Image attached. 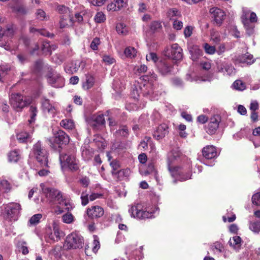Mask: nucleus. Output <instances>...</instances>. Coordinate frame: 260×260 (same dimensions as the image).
<instances>
[{
	"mask_svg": "<svg viewBox=\"0 0 260 260\" xmlns=\"http://www.w3.org/2000/svg\"><path fill=\"white\" fill-rule=\"evenodd\" d=\"M42 191L49 204L58 205L67 210H69L72 208L70 202L63 198L60 191L54 188L49 187L43 188Z\"/></svg>",
	"mask_w": 260,
	"mask_h": 260,
	"instance_id": "obj_1",
	"label": "nucleus"
},
{
	"mask_svg": "<svg viewBox=\"0 0 260 260\" xmlns=\"http://www.w3.org/2000/svg\"><path fill=\"white\" fill-rule=\"evenodd\" d=\"M180 152L178 150H173L170 153L168 158V168L172 176L176 179L174 180V183H176L177 180L184 181L191 178V172L190 171L187 172L186 174H184V170L179 167H174L171 166V159H176L179 157Z\"/></svg>",
	"mask_w": 260,
	"mask_h": 260,
	"instance_id": "obj_2",
	"label": "nucleus"
},
{
	"mask_svg": "<svg viewBox=\"0 0 260 260\" xmlns=\"http://www.w3.org/2000/svg\"><path fill=\"white\" fill-rule=\"evenodd\" d=\"M31 102L30 99L23 96L20 93H12L10 98V104L14 110L21 111Z\"/></svg>",
	"mask_w": 260,
	"mask_h": 260,
	"instance_id": "obj_3",
	"label": "nucleus"
},
{
	"mask_svg": "<svg viewBox=\"0 0 260 260\" xmlns=\"http://www.w3.org/2000/svg\"><path fill=\"white\" fill-rule=\"evenodd\" d=\"M33 153L41 166H48V153L46 150L42 147L40 141L34 145Z\"/></svg>",
	"mask_w": 260,
	"mask_h": 260,
	"instance_id": "obj_4",
	"label": "nucleus"
},
{
	"mask_svg": "<svg viewBox=\"0 0 260 260\" xmlns=\"http://www.w3.org/2000/svg\"><path fill=\"white\" fill-rule=\"evenodd\" d=\"M83 238L82 236L75 233L69 235L66 240L65 246L70 249H76L82 247Z\"/></svg>",
	"mask_w": 260,
	"mask_h": 260,
	"instance_id": "obj_5",
	"label": "nucleus"
},
{
	"mask_svg": "<svg viewBox=\"0 0 260 260\" xmlns=\"http://www.w3.org/2000/svg\"><path fill=\"white\" fill-rule=\"evenodd\" d=\"M21 206L17 203H10L5 206L4 215L7 219H16L21 210Z\"/></svg>",
	"mask_w": 260,
	"mask_h": 260,
	"instance_id": "obj_6",
	"label": "nucleus"
},
{
	"mask_svg": "<svg viewBox=\"0 0 260 260\" xmlns=\"http://www.w3.org/2000/svg\"><path fill=\"white\" fill-rule=\"evenodd\" d=\"M59 160L62 167H68L72 171L78 169V160L73 154H61L60 155Z\"/></svg>",
	"mask_w": 260,
	"mask_h": 260,
	"instance_id": "obj_7",
	"label": "nucleus"
},
{
	"mask_svg": "<svg viewBox=\"0 0 260 260\" xmlns=\"http://www.w3.org/2000/svg\"><path fill=\"white\" fill-rule=\"evenodd\" d=\"M164 54L175 60H180L183 57L182 49L177 44H173L170 48H167L164 51Z\"/></svg>",
	"mask_w": 260,
	"mask_h": 260,
	"instance_id": "obj_8",
	"label": "nucleus"
},
{
	"mask_svg": "<svg viewBox=\"0 0 260 260\" xmlns=\"http://www.w3.org/2000/svg\"><path fill=\"white\" fill-rule=\"evenodd\" d=\"M129 213L135 218L139 219H145L151 218L153 216L152 212L141 209V205L133 206L129 209Z\"/></svg>",
	"mask_w": 260,
	"mask_h": 260,
	"instance_id": "obj_9",
	"label": "nucleus"
},
{
	"mask_svg": "<svg viewBox=\"0 0 260 260\" xmlns=\"http://www.w3.org/2000/svg\"><path fill=\"white\" fill-rule=\"evenodd\" d=\"M210 13L212 15L216 24L220 26L225 18V13L221 9L213 7L210 9Z\"/></svg>",
	"mask_w": 260,
	"mask_h": 260,
	"instance_id": "obj_10",
	"label": "nucleus"
},
{
	"mask_svg": "<svg viewBox=\"0 0 260 260\" xmlns=\"http://www.w3.org/2000/svg\"><path fill=\"white\" fill-rule=\"evenodd\" d=\"M48 82L52 86L55 88L62 87L64 84L63 78L56 73L48 77Z\"/></svg>",
	"mask_w": 260,
	"mask_h": 260,
	"instance_id": "obj_11",
	"label": "nucleus"
},
{
	"mask_svg": "<svg viewBox=\"0 0 260 260\" xmlns=\"http://www.w3.org/2000/svg\"><path fill=\"white\" fill-rule=\"evenodd\" d=\"M220 120V117L217 115H214L210 118L207 127V132L209 134L213 135L215 133L218 128Z\"/></svg>",
	"mask_w": 260,
	"mask_h": 260,
	"instance_id": "obj_12",
	"label": "nucleus"
},
{
	"mask_svg": "<svg viewBox=\"0 0 260 260\" xmlns=\"http://www.w3.org/2000/svg\"><path fill=\"white\" fill-rule=\"evenodd\" d=\"M128 0H114L107 6L109 11H118L126 7Z\"/></svg>",
	"mask_w": 260,
	"mask_h": 260,
	"instance_id": "obj_13",
	"label": "nucleus"
},
{
	"mask_svg": "<svg viewBox=\"0 0 260 260\" xmlns=\"http://www.w3.org/2000/svg\"><path fill=\"white\" fill-rule=\"evenodd\" d=\"M104 213L103 209L98 206L92 207L87 210V214L91 219L98 218L102 217Z\"/></svg>",
	"mask_w": 260,
	"mask_h": 260,
	"instance_id": "obj_14",
	"label": "nucleus"
},
{
	"mask_svg": "<svg viewBox=\"0 0 260 260\" xmlns=\"http://www.w3.org/2000/svg\"><path fill=\"white\" fill-rule=\"evenodd\" d=\"M69 141V137L61 130L58 131L54 134V142L57 144L66 145Z\"/></svg>",
	"mask_w": 260,
	"mask_h": 260,
	"instance_id": "obj_15",
	"label": "nucleus"
},
{
	"mask_svg": "<svg viewBox=\"0 0 260 260\" xmlns=\"http://www.w3.org/2000/svg\"><path fill=\"white\" fill-rule=\"evenodd\" d=\"M202 155L205 158L209 159L216 157L217 153L215 147L208 145L202 149Z\"/></svg>",
	"mask_w": 260,
	"mask_h": 260,
	"instance_id": "obj_16",
	"label": "nucleus"
},
{
	"mask_svg": "<svg viewBox=\"0 0 260 260\" xmlns=\"http://www.w3.org/2000/svg\"><path fill=\"white\" fill-rule=\"evenodd\" d=\"M168 127L167 124L164 123L159 125L154 132L153 136L157 140H160L164 138L168 133Z\"/></svg>",
	"mask_w": 260,
	"mask_h": 260,
	"instance_id": "obj_17",
	"label": "nucleus"
},
{
	"mask_svg": "<svg viewBox=\"0 0 260 260\" xmlns=\"http://www.w3.org/2000/svg\"><path fill=\"white\" fill-rule=\"evenodd\" d=\"M243 12L245 16L243 15L242 16V22L246 30L247 34L250 36L254 32V26L251 22H250L249 20L246 17L247 14L246 10L244 9H243Z\"/></svg>",
	"mask_w": 260,
	"mask_h": 260,
	"instance_id": "obj_18",
	"label": "nucleus"
},
{
	"mask_svg": "<svg viewBox=\"0 0 260 260\" xmlns=\"http://www.w3.org/2000/svg\"><path fill=\"white\" fill-rule=\"evenodd\" d=\"M49 231H51L50 229H49L47 232L49 238L51 240H52L53 241H57L58 239H59L61 232L59 230L58 226L56 223H54L53 224V233H49Z\"/></svg>",
	"mask_w": 260,
	"mask_h": 260,
	"instance_id": "obj_19",
	"label": "nucleus"
},
{
	"mask_svg": "<svg viewBox=\"0 0 260 260\" xmlns=\"http://www.w3.org/2000/svg\"><path fill=\"white\" fill-rule=\"evenodd\" d=\"M237 60L239 62L245 63L248 64H251L254 62L253 56L249 53L239 56Z\"/></svg>",
	"mask_w": 260,
	"mask_h": 260,
	"instance_id": "obj_20",
	"label": "nucleus"
},
{
	"mask_svg": "<svg viewBox=\"0 0 260 260\" xmlns=\"http://www.w3.org/2000/svg\"><path fill=\"white\" fill-rule=\"evenodd\" d=\"M218 70L219 72L230 76L235 74V69L230 64H223L218 68Z\"/></svg>",
	"mask_w": 260,
	"mask_h": 260,
	"instance_id": "obj_21",
	"label": "nucleus"
},
{
	"mask_svg": "<svg viewBox=\"0 0 260 260\" xmlns=\"http://www.w3.org/2000/svg\"><path fill=\"white\" fill-rule=\"evenodd\" d=\"M156 75L154 73L152 74L150 78L149 79L148 78V82L146 85L147 88L146 90H143L144 94L146 95H150L152 93L153 89L151 86V83H150L149 82H151L153 80H156Z\"/></svg>",
	"mask_w": 260,
	"mask_h": 260,
	"instance_id": "obj_22",
	"label": "nucleus"
},
{
	"mask_svg": "<svg viewBox=\"0 0 260 260\" xmlns=\"http://www.w3.org/2000/svg\"><path fill=\"white\" fill-rule=\"evenodd\" d=\"M172 67L167 61H162L158 66V70L162 75H166L171 71Z\"/></svg>",
	"mask_w": 260,
	"mask_h": 260,
	"instance_id": "obj_23",
	"label": "nucleus"
},
{
	"mask_svg": "<svg viewBox=\"0 0 260 260\" xmlns=\"http://www.w3.org/2000/svg\"><path fill=\"white\" fill-rule=\"evenodd\" d=\"M94 84V78L91 75H86L85 81L83 83V88L88 90L91 88Z\"/></svg>",
	"mask_w": 260,
	"mask_h": 260,
	"instance_id": "obj_24",
	"label": "nucleus"
},
{
	"mask_svg": "<svg viewBox=\"0 0 260 260\" xmlns=\"http://www.w3.org/2000/svg\"><path fill=\"white\" fill-rule=\"evenodd\" d=\"M42 106L43 110L44 112H47L48 113H55V108L53 106H51L49 103V101L47 99H44L42 102Z\"/></svg>",
	"mask_w": 260,
	"mask_h": 260,
	"instance_id": "obj_25",
	"label": "nucleus"
},
{
	"mask_svg": "<svg viewBox=\"0 0 260 260\" xmlns=\"http://www.w3.org/2000/svg\"><path fill=\"white\" fill-rule=\"evenodd\" d=\"M137 51L134 47H127L124 50V54L126 57L133 58L136 56Z\"/></svg>",
	"mask_w": 260,
	"mask_h": 260,
	"instance_id": "obj_26",
	"label": "nucleus"
},
{
	"mask_svg": "<svg viewBox=\"0 0 260 260\" xmlns=\"http://www.w3.org/2000/svg\"><path fill=\"white\" fill-rule=\"evenodd\" d=\"M60 125L67 129H73L75 127V124L73 120L66 119L62 120L60 123Z\"/></svg>",
	"mask_w": 260,
	"mask_h": 260,
	"instance_id": "obj_27",
	"label": "nucleus"
},
{
	"mask_svg": "<svg viewBox=\"0 0 260 260\" xmlns=\"http://www.w3.org/2000/svg\"><path fill=\"white\" fill-rule=\"evenodd\" d=\"M241 238L238 236H234L230 239L229 243L231 246L234 248H239L241 246Z\"/></svg>",
	"mask_w": 260,
	"mask_h": 260,
	"instance_id": "obj_28",
	"label": "nucleus"
},
{
	"mask_svg": "<svg viewBox=\"0 0 260 260\" xmlns=\"http://www.w3.org/2000/svg\"><path fill=\"white\" fill-rule=\"evenodd\" d=\"M9 161L11 162H16L20 158V155L19 152L17 150L11 151L8 154Z\"/></svg>",
	"mask_w": 260,
	"mask_h": 260,
	"instance_id": "obj_29",
	"label": "nucleus"
},
{
	"mask_svg": "<svg viewBox=\"0 0 260 260\" xmlns=\"http://www.w3.org/2000/svg\"><path fill=\"white\" fill-rule=\"evenodd\" d=\"M130 174V169L128 168H126L117 171L115 176H116V177L119 180H122L124 177H127L129 176Z\"/></svg>",
	"mask_w": 260,
	"mask_h": 260,
	"instance_id": "obj_30",
	"label": "nucleus"
},
{
	"mask_svg": "<svg viewBox=\"0 0 260 260\" xmlns=\"http://www.w3.org/2000/svg\"><path fill=\"white\" fill-rule=\"evenodd\" d=\"M92 119L94 122L92 125L94 126L104 124L105 122L103 115H93L92 117Z\"/></svg>",
	"mask_w": 260,
	"mask_h": 260,
	"instance_id": "obj_31",
	"label": "nucleus"
},
{
	"mask_svg": "<svg viewBox=\"0 0 260 260\" xmlns=\"http://www.w3.org/2000/svg\"><path fill=\"white\" fill-rule=\"evenodd\" d=\"M42 218V215L41 214L38 213L34 215L31 217L29 219L28 225L29 226L36 225L38 224L40 221L41 219Z\"/></svg>",
	"mask_w": 260,
	"mask_h": 260,
	"instance_id": "obj_32",
	"label": "nucleus"
},
{
	"mask_svg": "<svg viewBox=\"0 0 260 260\" xmlns=\"http://www.w3.org/2000/svg\"><path fill=\"white\" fill-rule=\"evenodd\" d=\"M233 87L238 90L243 91L246 88L245 83L240 80H236L233 84Z\"/></svg>",
	"mask_w": 260,
	"mask_h": 260,
	"instance_id": "obj_33",
	"label": "nucleus"
},
{
	"mask_svg": "<svg viewBox=\"0 0 260 260\" xmlns=\"http://www.w3.org/2000/svg\"><path fill=\"white\" fill-rule=\"evenodd\" d=\"M116 30L119 34L125 35L127 32V29L124 24L122 23H118L116 26Z\"/></svg>",
	"mask_w": 260,
	"mask_h": 260,
	"instance_id": "obj_34",
	"label": "nucleus"
},
{
	"mask_svg": "<svg viewBox=\"0 0 260 260\" xmlns=\"http://www.w3.org/2000/svg\"><path fill=\"white\" fill-rule=\"evenodd\" d=\"M30 136L26 132H22L17 135V138L20 142H24L30 138Z\"/></svg>",
	"mask_w": 260,
	"mask_h": 260,
	"instance_id": "obj_35",
	"label": "nucleus"
},
{
	"mask_svg": "<svg viewBox=\"0 0 260 260\" xmlns=\"http://www.w3.org/2000/svg\"><path fill=\"white\" fill-rule=\"evenodd\" d=\"M162 28L161 22L159 21H154L152 22L150 25V29L151 31L154 32L158 31Z\"/></svg>",
	"mask_w": 260,
	"mask_h": 260,
	"instance_id": "obj_36",
	"label": "nucleus"
},
{
	"mask_svg": "<svg viewBox=\"0 0 260 260\" xmlns=\"http://www.w3.org/2000/svg\"><path fill=\"white\" fill-rule=\"evenodd\" d=\"M11 188V184L6 180H3L0 182V189L4 190L5 192L9 191Z\"/></svg>",
	"mask_w": 260,
	"mask_h": 260,
	"instance_id": "obj_37",
	"label": "nucleus"
},
{
	"mask_svg": "<svg viewBox=\"0 0 260 260\" xmlns=\"http://www.w3.org/2000/svg\"><path fill=\"white\" fill-rule=\"evenodd\" d=\"M168 17L173 21L175 20L176 17H177L180 15V13L176 9H170L168 12Z\"/></svg>",
	"mask_w": 260,
	"mask_h": 260,
	"instance_id": "obj_38",
	"label": "nucleus"
},
{
	"mask_svg": "<svg viewBox=\"0 0 260 260\" xmlns=\"http://www.w3.org/2000/svg\"><path fill=\"white\" fill-rule=\"evenodd\" d=\"M204 48L206 53L209 54H214L216 51V49L215 46H211L208 43H205L204 44Z\"/></svg>",
	"mask_w": 260,
	"mask_h": 260,
	"instance_id": "obj_39",
	"label": "nucleus"
},
{
	"mask_svg": "<svg viewBox=\"0 0 260 260\" xmlns=\"http://www.w3.org/2000/svg\"><path fill=\"white\" fill-rule=\"evenodd\" d=\"M249 229L253 232L258 233L260 231V221L251 222Z\"/></svg>",
	"mask_w": 260,
	"mask_h": 260,
	"instance_id": "obj_40",
	"label": "nucleus"
},
{
	"mask_svg": "<svg viewBox=\"0 0 260 260\" xmlns=\"http://www.w3.org/2000/svg\"><path fill=\"white\" fill-rule=\"evenodd\" d=\"M211 40L215 44H218L221 41V37L218 31H212L211 34Z\"/></svg>",
	"mask_w": 260,
	"mask_h": 260,
	"instance_id": "obj_41",
	"label": "nucleus"
},
{
	"mask_svg": "<svg viewBox=\"0 0 260 260\" xmlns=\"http://www.w3.org/2000/svg\"><path fill=\"white\" fill-rule=\"evenodd\" d=\"M10 70V68L7 65L0 66V81H1L2 78L7 74Z\"/></svg>",
	"mask_w": 260,
	"mask_h": 260,
	"instance_id": "obj_42",
	"label": "nucleus"
},
{
	"mask_svg": "<svg viewBox=\"0 0 260 260\" xmlns=\"http://www.w3.org/2000/svg\"><path fill=\"white\" fill-rule=\"evenodd\" d=\"M110 166L112 168V174L113 175H116L117 171H118V169L120 168L119 162L116 160H114L110 162Z\"/></svg>",
	"mask_w": 260,
	"mask_h": 260,
	"instance_id": "obj_43",
	"label": "nucleus"
},
{
	"mask_svg": "<svg viewBox=\"0 0 260 260\" xmlns=\"http://www.w3.org/2000/svg\"><path fill=\"white\" fill-rule=\"evenodd\" d=\"M30 111L31 112L30 119L29 120L30 123L33 122L36 120V116H37V110L36 107L31 106L30 107Z\"/></svg>",
	"mask_w": 260,
	"mask_h": 260,
	"instance_id": "obj_44",
	"label": "nucleus"
},
{
	"mask_svg": "<svg viewBox=\"0 0 260 260\" xmlns=\"http://www.w3.org/2000/svg\"><path fill=\"white\" fill-rule=\"evenodd\" d=\"M94 20L98 23L103 22L106 20L105 15L102 12H98L95 16Z\"/></svg>",
	"mask_w": 260,
	"mask_h": 260,
	"instance_id": "obj_45",
	"label": "nucleus"
},
{
	"mask_svg": "<svg viewBox=\"0 0 260 260\" xmlns=\"http://www.w3.org/2000/svg\"><path fill=\"white\" fill-rule=\"evenodd\" d=\"M63 222L66 223H71L73 221L74 217L71 213H67L62 217Z\"/></svg>",
	"mask_w": 260,
	"mask_h": 260,
	"instance_id": "obj_46",
	"label": "nucleus"
},
{
	"mask_svg": "<svg viewBox=\"0 0 260 260\" xmlns=\"http://www.w3.org/2000/svg\"><path fill=\"white\" fill-rule=\"evenodd\" d=\"M56 10L60 14H67L69 12V9L64 5H57Z\"/></svg>",
	"mask_w": 260,
	"mask_h": 260,
	"instance_id": "obj_47",
	"label": "nucleus"
},
{
	"mask_svg": "<svg viewBox=\"0 0 260 260\" xmlns=\"http://www.w3.org/2000/svg\"><path fill=\"white\" fill-rule=\"evenodd\" d=\"M37 18L40 20H44L46 18L45 12L42 9H38L36 13Z\"/></svg>",
	"mask_w": 260,
	"mask_h": 260,
	"instance_id": "obj_48",
	"label": "nucleus"
},
{
	"mask_svg": "<svg viewBox=\"0 0 260 260\" xmlns=\"http://www.w3.org/2000/svg\"><path fill=\"white\" fill-rule=\"evenodd\" d=\"M19 248L23 255H26L28 253L29 250L28 247L26 246V242L22 241L20 243Z\"/></svg>",
	"mask_w": 260,
	"mask_h": 260,
	"instance_id": "obj_49",
	"label": "nucleus"
},
{
	"mask_svg": "<svg viewBox=\"0 0 260 260\" xmlns=\"http://www.w3.org/2000/svg\"><path fill=\"white\" fill-rule=\"evenodd\" d=\"M100 247V242L98 239V237L96 236H94V240L93 242V247L92 251L94 253H96Z\"/></svg>",
	"mask_w": 260,
	"mask_h": 260,
	"instance_id": "obj_50",
	"label": "nucleus"
},
{
	"mask_svg": "<svg viewBox=\"0 0 260 260\" xmlns=\"http://www.w3.org/2000/svg\"><path fill=\"white\" fill-rule=\"evenodd\" d=\"M252 201L253 204L260 206V192H257L252 196Z\"/></svg>",
	"mask_w": 260,
	"mask_h": 260,
	"instance_id": "obj_51",
	"label": "nucleus"
},
{
	"mask_svg": "<svg viewBox=\"0 0 260 260\" xmlns=\"http://www.w3.org/2000/svg\"><path fill=\"white\" fill-rule=\"evenodd\" d=\"M193 27L191 26H187L184 29V35L185 38L191 36L192 33Z\"/></svg>",
	"mask_w": 260,
	"mask_h": 260,
	"instance_id": "obj_52",
	"label": "nucleus"
},
{
	"mask_svg": "<svg viewBox=\"0 0 260 260\" xmlns=\"http://www.w3.org/2000/svg\"><path fill=\"white\" fill-rule=\"evenodd\" d=\"M100 41L98 38H94L90 44L91 48L93 50H96L98 48V45L100 44Z\"/></svg>",
	"mask_w": 260,
	"mask_h": 260,
	"instance_id": "obj_53",
	"label": "nucleus"
},
{
	"mask_svg": "<svg viewBox=\"0 0 260 260\" xmlns=\"http://www.w3.org/2000/svg\"><path fill=\"white\" fill-rule=\"evenodd\" d=\"M158 57L155 53L151 52L146 55V59L147 61L152 60L154 62H156L158 60Z\"/></svg>",
	"mask_w": 260,
	"mask_h": 260,
	"instance_id": "obj_54",
	"label": "nucleus"
},
{
	"mask_svg": "<svg viewBox=\"0 0 260 260\" xmlns=\"http://www.w3.org/2000/svg\"><path fill=\"white\" fill-rule=\"evenodd\" d=\"M173 26L176 30H180L183 27V23L181 21L175 19L174 20Z\"/></svg>",
	"mask_w": 260,
	"mask_h": 260,
	"instance_id": "obj_55",
	"label": "nucleus"
},
{
	"mask_svg": "<svg viewBox=\"0 0 260 260\" xmlns=\"http://www.w3.org/2000/svg\"><path fill=\"white\" fill-rule=\"evenodd\" d=\"M103 61L108 64H111L115 62V59L108 55H104Z\"/></svg>",
	"mask_w": 260,
	"mask_h": 260,
	"instance_id": "obj_56",
	"label": "nucleus"
},
{
	"mask_svg": "<svg viewBox=\"0 0 260 260\" xmlns=\"http://www.w3.org/2000/svg\"><path fill=\"white\" fill-rule=\"evenodd\" d=\"M82 205L83 206L86 205L88 203V194L86 192H83L81 196Z\"/></svg>",
	"mask_w": 260,
	"mask_h": 260,
	"instance_id": "obj_57",
	"label": "nucleus"
},
{
	"mask_svg": "<svg viewBox=\"0 0 260 260\" xmlns=\"http://www.w3.org/2000/svg\"><path fill=\"white\" fill-rule=\"evenodd\" d=\"M88 1L93 6H101L105 3L106 0H88Z\"/></svg>",
	"mask_w": 260,
	"mask_h": 260,
	"instance_id": "obj_58",
	"label": "nucleus"
},
{
	"mask_svg": "<svg viewBox=\"0 0 260 260\" xmlns=\"http://www.w3.org/2000/svg\"><path fill=\"white\" fill-rule=\"evenodd\" d=\"M15 10L16 12H17L20 14H25L27 13L26 9L25 8V7H24L23 6H20L17 7L15 9Z\"/></svg>",
	"mask_w": 260,
	"mask_h": 260,
	"instance_id": "obj_59",
	"label": "nucleus"
},
{
	"mask_svg": "<svg viewBox=\"0 0 260 260\" xmlns=\"http://www.w3.org/2000/svg\"><path fill=\"white\" fill-rule=\"evenodd\" d=\"M42 50L44 52H47L49 54H51V49L50 48V44L48 43H44L43 44Z\"/></svg>",
	"mask_w": 260,
	"mask_h": 260,
	"instance_id": "obj_60",
	"label": "nucleus"
},
{
	"mask_svg": "<svg viewBox=\"0 0 260 260\" xmlns=\"http://www.w3.org/2000/svg\"><path fill=\"white\" fill-rule=\"evenodd\" d=\"M258 109V104L256 101H252L250 105V110L251 111H255Z\"/></svg>",
	"mask_w": 260,
	"mask_h": 260,
	"instance_id": "obj_61",
	"label": "nucleus"
},
{
	"mask_svg": "<svg viewBox=\"0 0 260 260\" xmlns=\"http://www.w3.org/2000/svg\"><path fill=\"white\" fill-rule=\"evenodd\" d=\"M117 133L123 137H126L128 135V129L126 126H124L122 128L118 129Z\"/></svg>",
	"mask_w": 260,
	"mask_h": 260,
	"instance_id": "obj_62",
	"label": "nucleus"
},
{
	"mask_svg": "<svg viewBox=\"0 0 260 260\" xmlns=\"http://www.w3.org/2000/svg\"><path fill=\"white\" fill-rule=\"evenodd\" d=\"M213 247L220 252H222L223 250V247L222 245L219 242H215L213 244Z\"/></svg>",
	"mask_w": 260,
	"mask_h": 260,
	"instance_id": "obj_63",
	"label": "nucleus"
},
{
	"mask_svg": "<svg viewBox=\"0 0 260 260\" xmlns=\"http://www.w3.org/2000/svg\"><path fill=\"white\" fill-rule=\"evenodd\" d=\"M226 50V47L224 43L220 44L218 47L217 50L216 51L218 54H221L224 52Z\"/></svg>",
	"mask_w": 260,
	"mask_h": 260,
	"instance_id": "obj_64",
	"label": "nucleus"
}]
</instances>
